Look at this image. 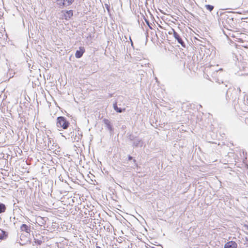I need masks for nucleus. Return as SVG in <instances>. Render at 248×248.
I'll return each instance as SVG.
<instances>
[{
	"instance_id": "f257e3e1",
	"label": "nucleus",
	"mask_w": 248,
	"mask_h": 248,
	"mask_svg": "<svg viewBox=\"0 0 248 248\" xmlns=\"http://www.w3.org/2000/svg\"><path fill=\"white\" fill-rule=\"evenodd\" d=\"M218 16V21L219 24H222L225 29L230 28L232 29H237V21L234 19V15L235 14L232 12H221L219 15V12H217Z\"/></svg>"
},
{
	"instance_id": "f03ea898",
	"label": "nucleus",
	"mask_w": 248,
	"mask_h": 248,
	"mask_svg": "<svg viewBox=\"0 0 248 248\" xmlns=\"http://www.w3.org/2000/svg\"><path fill=\"white\" fill-rule=\"evenodd\" d=\"M217 66H212L211 67V70L213 71L211 73V77L216 82L220 83V82L223 84V87H228L229 82L225 80L224 81L223 77L227 76V73L223 70L222 68H217Z\"/></svg>"
},
{
	"instance_id": "7ed1b4c3",
	"label": "nucleus",
	"mask_w": 248,
	"mask_h": 248,
	"mask_svg": "<svg viewBox=\"0 0 248 248\" xmlns=\"http://www.w3.org/2000/svg\"><path fill=\"white\" fill-rule=\"evenodd\" d=\"M228 87L229 88L226 94V99L232 100L234 105H235L238 103V99L241 92L240 89L239 88L236 89L234 87H232L229 83Z\"/></svg>"
},
{
	"instance_id": "20e7f679",
	"label": "nucleus",
	"mask_w": 248,
	"mask_h": 248,
	"mask_svg": "<svg viewBox=\"0 0 248 248\" xmlns=\"http://www.w3.org/2000/svg\"><path fill=\"white\" fill-rule=\"evenodd\" d=\"M57 126L63 129H67L70 126V123L64 116H59L57 118Z\"/></svg>"
},
{
	"instance_id": "39448f33",
	"label": "nucleus",
	"mask_w": 248,
	"mask_h": 248,
	"mask_svg": "<svg viewBox=\"0 0 248 248\" xmlns=\"http://www.w3.org/2000/svg\"><path fill=\"white\" fill-rule=\"evenodd\" d=\"M75 0H55L56 5L61 9L67 8L74 2Z\"/></svg>"
},
{
	"instance_id": "423d86ee",
	"label": "nucleus",
	"mask_w": 248,
	"mask_h": 248,
	"mask_svg": "<svg viewBox=\"0 0 248 248\" xmlns=\"http://www.w3.org/2000/svg\"><path fill=\"white\" fill-rule=\"evenodd\" d=\"M76 130L77 132L75 134L74 129L73 128L72 131H71L70 133L68 134V136H71V138H73L75 140L78 141L82 137V132L80 130V128L78 127L76 128Z\"/></svg>"
},
{
	"instance_id": "0eeeda50",
	"label": "nucleus",
	"mask_w": 248,
	"mask_h": 248,
	"mask_svg": "<svg viewBox=\"0 0 248 248\" xmlns=\"http://www.w3.org/2000/svg\"><path fill=\"white\" fill-rule=\"evenodd\" d=\"M143 144V140L142 139H140L139 137L137 138L136 140L132 142V146L134 148L142 147Z\"/></svg>"
},
{
	"instance_id": "6e6552de",
	"label": "nucleus",
	"mask_w": 248,
	"mask_h": 248,
	"mask_svg": "<svg viewBox=\"0 0 248 248\" xmlns=\"http://www.w3.org/2000/svg\"><path fill=\"white\" fill-rule=\"evenodd\" d=\"M103 122L106 125V126L107 127L108 130L109 131L110 134L112 135L114 132V128L113 127V125L110 123V121L107 119L104 118L103 120Z\"/></svg>"
},
{
	"instance_id": "1a4fd4ad",
	"label": "nucleus",
	"mask_w": 248,
	"mask_h": 248,
	"mask_svg": "<svg viewBox=\"0 0 248 248\" xmlns=\"http://www.w3.org/2000/svg\"><path fill=\"white\" fill-rule=\"evenodd\" d=\"M173 31V35L176 40L177 41L178 43L180 44L182 46H184L185 43L180 35L175 31L172 30Z\"/></svg>"
},
{
	"instance_id": "9d476101",
	"label": "nucleus",
	"mask_w": 248,
	"mask_h": 248,
	"mask_svg": "<svg viewBox=\"0 0 248 248\" xmlns=\"http://www.w3.org/2000/svg\"><path fill=\"white\" fill-rule=\"evenodd\" d=\"M85 52V49L83 46H80L79 49L77 50L75 53V57L77 59H79L82 57L83 54Z\"/></svg>"
},
{
	"instance_id": "9b49d317",
	"label": "nucleus",
	"mask_w": 248,
	"mask_h": 248,
	"mask_svg": "<svg viewBox=\"0 0 248 248\" xmlns=\"http://www.w3.org/2000/svg\"><path fill=\"white\" fill-rule=\"evenodd\" d=\"M29 239L28 235L21 234L20 235V240L21 242L19 243L21 246H23L30 241Z\"/></svg>"
},
{
	"instance_id": "f8f14e48",
	"label": "nucleus",
	"mask_w": 248,
	"mask_h": 248,
	"mask_svg": "<svg viewBox=\"0 0 248 248\" xmlns=\"http://www.w3.org/2000/svg\"><path fill=\"white\" fill-rule=\"evenodd\" d=\"M237 244L233 241H230L224 244V248H237Z\"/></svg>"
},
{
	"instance_id": "ddd939ff",
	"label": "nucleus",
	"mask_w": 248,
	"mask_h": 248,
	"mask_svg": "<svg viewBox=\"0 0 248 248\" xmlns=\"http://www.w3.org/2000/svg\"><path fill=\"white\" fill-rule=\"evenodd\" d=\"M63 12H64V18L66 20L70 19L73 16V11L72 10H65Z\"/></svg>"
},
{
	"instance_id": "4468645a",
	"label": "nucleus",
	"mask_w": 248,
	"mask_h": 248,
	"mask_svg": "<svg viewBox=\"0 0 248 248\" xmlns=\"http://www.w3.org/2000/svg\"><path fill=\"white\" fill-rule=\"evenodd\" d=\"M43 236L39 234L36 235V237H34V243L37 245H41L43 243Z\"/></svg>"
},
{
	"instance_id": "2eb2a0df",
	"label": "nucleus",
	"mask_w": 248,
	"mask_h": 248,
	"mask_svg": "<svg viewBox=\"0 0 248 248\" xmlns=\"http://www.w3.org/2000/svg\"><path fill=\"white\" fill-rule=\"evenodd\" d=\"M20 230L21 231L25 232L27 235H30L31 232L30 226H28L25 224H22L20 226Z\"/></svg>"
},
{
	"instance_id": "dca6fc26",
	"label": "nucleus",
	"mask_w": 248,
	"mask_h": 248,
	"mask_svg": "<svg viewBox=\"0 0 248 248\" xmlns=\"http://www.w3.org/2000/svg\"><path fill=\"white\" fill-rule=\"evenodd\" d=\"M234 29L230 30V28H228V29L223 30V33L228 37H234L235 36L233 33L232 31Z\"/></svg>"
},
{
	"instance_id": "f3484780",
	"label": "nucleus",
	"mask_w": 248,
	"mask_h": 248,
	"mask_svg": "<svg viewBox=\"0 0 248 248\" xmlns=\"http://www.w3.org/2000/svg\"><path fill=\"white\" fill-rule=\"evenodd\" d=\"M113 109L118 113H122L125 110V108H119L117 106V102L115 101L113 104Z\"/></svg>"
},
{
	"instance_id": "a211bd4d",
	"label": "nucleus",
	"mask_w": 248,
	"mask_h": 248,
	"mask_svg": "<svg viewBox=\"0 0 248 248\" xmlns=\"http://www.w3.org/2000/svg\"><path fill=\"white\" fill-rule=\"evenodd\" d=\"M8 236V232L5 231L0 229V240L5 239Z\"/></svg>"
},
{
	"instance_id": "6ab92c4d",
	"label": "nucleus",
	"mask_w": 248,
	"mask_h": 248,
	"mask_svg": "<svg viewBox=\"0 0 248 248\" xmlns=\"http://www.w3.org/2000/svg\"><path fill=\"white\" fill-rule=\"evenodd\" d=\"M6 210V206L5 204L0 202V214L4 213Z\"/></svg>"
},
{
	"instance_id": "aec40b11",
	"label": "nucleus",
	"mask_w": 248,
	"mask_h": 248,
	"mask_svg": "<svg viewBox=\"0 0 248 248\" xmlns=\"http://www.w3.org/2000/svg\"><path fill=\"white\" fill-rule=\"evenodd\" d=\"M138 137L134 135L133 134H127V138L129 140L131 141V143L134 141Z\"/></svg>"
},
{
	"instance_id": "412c9836",
	"label": "nucleus",
	"mask_w": 248,
	"mask_h": 248,
	"mask_svg": "<svg viewBox=\"0 0 248 248\" xmlns=\"http://www.w3.org/2000/svg\"><path fill=\"white\" fill-rule=\"evenodd\" d=\"M5 139L4 141L6 142V140H9L10 139L12 138V136L11 134V132L8 131L7 133H6L5 134Z\"/></svg>"
},
{
	"instance_id": "4be33fe9",
	"label": "nucleus",
	"mask_w": 248,
	"mask_h": 248,
	"mask_svg": "<svg viewBox=\"0 0 248 248\" xmlns=\"http://www.w3.org/2000/svg\"><path fill=\"white\" fill-rule=\"evenodd\" d=\"M205 7H206V9L209 10L210 12H211L212 11H213V10L214 9V6L209 5V4L206 5Z\"/></svg>"
},
{
	"instance_id": "5701e85b",
	"label": "nucleus",
	"mask_w": 248,
	"mask_h": 248,
	"mask_svg": "<svg viewBox=\"0 0 248 248\" xmlns=\"http://www.w3.org/2000/svg\"><path fill=\"white\" fill-rule=\"evenodd\" d=\"M105 8H106L108 13L109 14H110V5L107 3H105Z\"/></svg>"
},
{
	"instance_id": "b1692460",
	"label": "nucleus",
	"mask_w": 248,
	"mask_h": 248,
	"mask_svg": "<svg viewBox=\"0 0 248 248\" xmlns=\"http://www.w3.org/2000/svg\"><path fill=\"white\" fill-rule=\"evenodd\" d=\"M9 155L8 154L3 155L2 156V158H3L5 160V162H7L8 158L9 157Z\"/></svg>"
},
{
	"instance_id": "393cba45",
	"label": "nucleus",
	"mask_w": 248,
	"mask_h": 248,
	"mask_svg": "<svg viewBox=\"0 0 248 248\" xmlns=\"http://www.w3.org/2000/svg\"><path fill=\"white\" fill-rule=\"evenodd\" d=\"M245 243H244V245H246L247 247H248V238L247 237H245Z\"/></svg>"
},
{
	"instance_id": "a878e982",
	"label": "nucleus",
	"mask_w": 248,
	"mask_h": 248,
	"mask_svg": "<svg viewBox=\"0 0 248 248\" xmlns=\"http://www.w3.org/2000/svg\"><path fill=\"white\" fill-rule=\"evenodd\" d=\"M132 160L134 164V166L136 167H138V164L137 163L136 160L135 159L133 158V159Z\"/></svg>"
},
{
	"instance_id": "bb28decb",
	"label": "nucleus",
	"mask_w": 248,
	"mask_h": 248,
	"mask_svg": "<svg viewBox=\"0 0 248 248\" xmlns=\"http://www.w3.org/2000/svg\"><path fill=\"white\" fill-rule=\"evenodd\" d=\"M127 158L128 161H131L133 159V157L130 155H128Z\"/></svg>"
},
{
	"instance_id": "cd10ccee",
	"label": "nucleus",
	"mask_w": 248,
	"mask_h": 248,
	"mask_svg": "<svg viewBox=\"0 0 248 248\" xmlns=\"http://www.w3.org/2000/svg\"><path fill=\"white\" fill-rule=\"evenodd\" d=\"M172 30H174V29H173V28H171L170 30L168 31V33L169 34H173V31H172Z\"/></svg>"
},
{
	"instance_id": "c85d7f7f",
	"label": "nucleus",
	"mask_w": 248,
	"mask_h": 248,
	"mask_svg": "<svg viewBox=\"0 0 248 248\" xmlns=\"http://www.w3.org/2000/svg\"><path fill=\"white\" fill-rule=\"evenodd\" d=\"M243 227H244L245 229H246V230H248V224H244V226H243Z\"/></svg>"
},
{
	"instance_id": "c756f323",
	"label": "nucleus",
	"mask_w": 248,
	"mask_h": 248,
	"mask_svg": "<svg viewBox=\"0 0 248 248\" xmlns=\"http://www.w3.org/2000/svg\"><path fill=\"white\" fill-rule=\"evenodd\" d=\"M129 39H130V42H131V46H132V47H134V46H133V42H132V40H131V37H130V36L129 37Z\"/></svg>"
},
{
	"instance_id": "7c9ffc66",
	"label": "nucleus",
	"mask_w": 248,
	"mask_h": 248,
	"mask_svg": "<svg viewBox=\"0 0 248 248\" xmlns=\"http://www.w3.org/2000/svg\"><path fill=\"white\" fill-rule=\"evenodd\" d=\"M146 24L148 25L150 29H152V27H151V26H150V23L149 21H148V22H146Z\"/></svg>"
},
{
	"instance_id": "2f4dec72",
	"label": "nucleus",
	"mask_w": 248,
	"mask_h": 248,
	"mask_svg": "<svg viewBox=\"0 0 248 248\" xmlns=\"http://www.w3.org/2000/svg\"><path fill=\"white\" fill-rule=\"evenodd\" d=\"M146 24L148 25L150 29H152V27H151V26H150V23L149 21H148V22H146Z\"/></svg>"
},
{
	"instance_id": "473e14b6",
	"label": "nucleus",
	"mask_w": 248,
	"mask_h": 248,
	"mask_svg": "<svg viewBox=\"0 0 248 248\" xmlns=\"http://www.w3.org/2000/svg\"><path fill=\"white\" fill-rule=\"evenodd\" d=\"M206 53L207 54V56L209 55V52L210 51V49H208L207 51H205Z\"/></svg>"
},
{
	"instance_id": "72a5a7b5",
	"label": "nucleus",
	"mask_w": 248,
	"mask_h": 248,
	"mask_svg": "<svg viewBox=\"0 0 248 248\" xmlns=\"http://www.w3.org/2000/svg\"><path fill=\"white\" fill-rule=\"evenodd\" d=\"M144 19L145 22H148L149 20L148 19H147L144 16Z\"/></svg>"
},
{
	"instance_id": "f704fd0d",
	"label": "nucleus",
	"mask_w": 248,
	"mask_h": 248,
	"mask_svg": "<svg viewBox=\"0 0 248 248\" xmlns=\"http://www.w3.org/2000/svg\"><path fill=\"white\" fill-rule=\"evenodd\" d=\"M48 140H49L48 144H49V142H50V143H51V140H50V139H48Z\"/></svg>"
},
{
	"instance_id": "c9c22d12",
	"label": "nucleus",
	"mask_w": 248,
	"mask_h": 248,
	"mask_svg": "<svg viewBox=\"0 0 248 248\" xmlns=\"http://www.w3.org/2000/svg\"><path fill=\"white\" fill-rule=\"evenodd\" d=\"M96 248H101L99 246H96Z\"/></svg>"
},
{
	"instance_id": "e433bc0d",
	"label": "nucleus",
	"mask_w": 248,
	"mask_h": 248,
	"mask_svg": "<svg viewBox=\"0 0 248 248\" xmlns=\"http://www.w3.org/2000/svg\"><path fill=\"white\" fill-rule=\"evenodd\" d=\"M152 248H156L154 247H152Z\"/></svg>"
}]
</instances>
